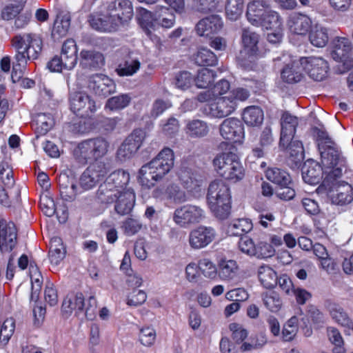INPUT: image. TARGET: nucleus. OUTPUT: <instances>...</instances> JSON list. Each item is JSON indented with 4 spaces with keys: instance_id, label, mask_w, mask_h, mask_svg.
<instances>
[{
    "instance_id": "1",
    "label": "nucleus",
    "mask_w": 353,
    "mask_h": 353,
    "mask_svg": "<svg viewBox=\"0 0 353 353\" xmlns=\"http://www.w3.org/2000/svg\"><path fill=\"white\" fill-rule=\"evenodd\" d=\"M109 146V142L99 137L81 142L73 152L74 157L81 164L85 165L88 161L95 160L85 170L99 182L110 170L108 163L98 161L107 154Z\"/></svg>"
},
{
    "instance_id": "2",
    "label": "nucleus",
    "mask_w": 353,
    "mask_h": 353,
    "mask_svg": "<svg viewBox=\"0 0 353 353\" xmlns=\"http://www.w3.org/2000/svg\"><path fill=\"white\" fill-rule=\"evenodd\" d=\"M11 43L16 50L15 59L17 62L13 65L11 78L12 81L16 83L22 79L27 61L38 58L42 50L43 41L39 35L23 33L14 36Z\"/></svg>"
},
{
    "instance_id": "3",
    "label": "nucleus",
    "mask_w": 353,
    "mask_h": 353,
    "mask_svg": "<svg viewBox=\"0 0 353 353\" xmlns=\"http://www.w3.org/2000/svg\"><path fill=\"white\" fill-rule=\"evenodd\" d=\"M174 164L173 150L164 148L150 161L141 166L138 172V182L142 187L150 189L172 170Z\"/></svg>"
},
{
    "instance_id": "4",
    "label": "nucleus",
    "mask_w": 353,
    "mask_h": 353,
    "mask_svg": "<svg viewBox=\"0 0 353 353\" xmlns=\"http://www.w3.org/2000/svg\"><path fill=\"white\" fill-rule=\"evenodd\" d=\"M208 208L219 219H227L231 211V193L229 186L222 180L212 181L206 196Z\"/></svg>"
},
{
    "instance_id": "5",
    "label": "nucleus",
    "mask_w": 353,
    "mask_h": 353,
    "mask_svg": "<svg viewBox=\"0 0 353 353\" xmlns=\"http://www.w3.org/2000/svg\"><path fill=\"white\" fill-rule=\"evenodd\" d=\"M213 166L221 176L234 183L242 180L245 176L238 155L232 151L218 154L213 159Z\"/></svg>"
},
{
    "instance_id": "6",
    "label": "nucleus",
    "mask_w": 353,
    "mask_h": 353,
    "mask_svg": "<svg viewBox=\"0 0 353 353\" xmlns=\"http://www.w3.org/2000/svg\"><path fill=\"white\" fill-rule=\"evenodd\" d=\"M77 46L74 39H69L62 45L61 55H55L47 63V68L53 72L72 70L77 63Z\"/></svg>"
},
{
    "instance_id": "7",
    "label": "nucleus",
    "mask_w": 353,
    "mask_h": 353,
    "mask_svg": "<svg viewBox=\"0 0 353 353\" xmlns=\"http://www.w3.org/2000/svg\"><path fill=\"white\" fill-rule=\"evenodd\" d=\"M62 311L70 314L75 311L76 315L82 314L88 320H93L97 314V303L94 296H90L85 302L83 295L77 293L72 298H66L62 303Z\"/></svg>"
},
{
    "instance_id": "8",
    "label": "nucleus",
    "mask_w": 353,
    "mask_h": 353,
    "mask_svg": "<svg viewBox=\"0 0 353 353\" xmlns=\"http://www.w3.org/2000/svg\"><path fill=\"white\" fill-rule=\"evenodd\" d=\"M330 147L321 150V163L324 167L325 179L334 180L341 176L342 167L345 165V161L341 157L340 152L335 147Z\"/></svg>"
},
{
    "instance_id": "9",
    "label": "nucleus",
    "mask_w": 353,
    "mask_h": 353,
    "mask_svg": "<svg viewBox=\"0 0 353 353\" xmlns=\"http://www.w3.org/2000/svg\"><path fill=\"white\" fill-rule=\"evenodd\" d=\"M139 20L150 32V29H154L156 24L161 25L165 28L172 27L175 22V16L168 8L161 6L157 9L153 14L145 9H141Z\"/></svg>"
},
{
    "instance_id": "10",
    "label": "nucleus",
    "mask_w": 353,
    "mask_h": 353,
    "mask_svg": "<svg viewBox=\"0 0 353 353\" xmlns=\"http://www.w3.org/2000/svg\"><path fill=\"white\" fill-rule=\"evenodd\" d=\"M204 217L205 212L199 206L184 205L174 210L173 221L178 225L186 228L200 222Z\"/></svg>"
},
{
    "instance_id": "11",
    "label": "nucleus",
    "mask_w": 353,
    "mask_h": 353,
    "mask_svg": "<svg viewBox=\"0 0 353 353\" xmlns=\"http://www.w3.org/2000/svg\"><path fill=\"white\" fill-rule=\"evenodd\" d=\"M145 138V132L143 130H134L119 148L117 157L121 161L132 158L142 145Z\"/></svg>"
},
{
    "instance_id": "12",
    "label": "nucleus",
    "mask_w": 353,
    "mask_h": 353,
    "mask_svg": "<svg viewBox=\"0 0 353 353\" xmlns=\"http://www.w3.org/2000/svg\"><path fill=\"white\" fill-rule=\"evenodd\" d=\"M70 105L71 110L81 117H90L97 110L94 101L83 92H75L70 94Z\"/></svg>"
},
{
    "instance_id": "13",
    "label": "nucleus",
    "mask_w": 353,
    "mask_h": 353,
    "mask_svg": "<svg viewBox=\"0 0 353 353\" xmlns=\"http://www.w3.org/2000/svg\"><path fill=\"white\" fill-rule=\"evenodd\" d=\"M301 63L305 72L314 81H321L327 75L328 63L322 57H301Z\"/></svg>"
},
{
    "instance_id": "14",
    "label": "nucleus",
    "mask_w": 353,
    "mask_h": 353,
    "mask_svg": "<svg viewBox=\"0 0 353 353\" xmlns=\"http://www.w3.org/2000/svg\"><path fill=\"white\" fill-rule=\"evenodd\" d=\"M216 235V231L213 228L200 225L190 232L188 242L192 249L200 250L210 244Z\"/></svg>"
},
{
    "instance_id": "15",
    "label": "nucleus",
    "mask_w": 353,
    "mask_h": 353,
    "mask_svg": "<svg viewBox=\"0 0 353 353\" xmlns=\"http://www.w3.org/2000/svg\"><path fill=\"white\" fill-rule=\"evenodd\" d=\"M221 136L225 140L241 143L244 138V128L242 122L234 117L225 119L219 126Z\"/></svg>"
},
{
    "instance_id": "16",
    "label": "nucleus",
    "mask_w": 353,
    "mask_h": 353,
    "mask_svg": "<svg viewBox=\"0 0 353 353\" xmlns=\"http://www.w3.org/2000/svg\"><path fill=\"white\" fill-rule=\"evenodd\" d=\"M90 26L99 32L115 31L119 25L123 23V17L119 13L114 14H102L90 16L89 19Z\"/></svg>"
},
{
    "instance_id": "17",
    "label": "nucleus",
    "mask_w": 353,
    "mask_h": 353,
    "mask_svg": "<svg viewBox=\"0 0 353 353\" xmlns=\"http://www.w3.org/2000/svg\"><path fill=\"white\" fill-rule=\"evenodd\" d=\"M88 88L90 91L102 97H106L116 90V85L113 80L103 74H96L90 77Z\"/></svg>"
},
{
    "instance_id": "18",
    "label": "nucleus",
    "mask_w": 353,
    "mask_h": 353,
    "mask_svg": "<svg viewBox=\"0 0 353 353\" xmlns=\"http://www.w3.org/2000/svg\"><path fill=\"white\" fill-rule=\"evenodd\" d=\"M271 8L268 0H252L248 3L246 17L253 26L259 27L262 23V18Z\"/></svg>"
},
{
    "instance_id": "19",
    "label": "nucleus",
    "mask_w": 353,
    "mask_h": 353,
    "mask_svg": "<svg viewBox=\"0 0 353 353\" xmlns=\"http://www.w3.org/2000/svg\"><path fill=\"white\" fill-rule=\"evenodd\" d=\"M281 135L279 147H286L292 140L298 125V118L288 112L283 113L281 117Z\"/></svg>"
},
{
    "instance_id": "20",
    "label": "nucleus",
    "mask_w": 353,
    "mask_h": 353,
    "mask_svg": "<svg viewBox=\"0 0 353 353\" xmlns=\"http://www.w3.org/2000/svg\"><path fill=\"white\" fill-rule=\"evenodd\" d=\"M17 229L12 222L0 221V250L11 252L17 243Z\"/></svg>"
},
{
    "instance_id": "21",
    "label": "nucleus",
    "mask_w": 353,
    "mask_h": 353,
    "mask_svg": "<svg viewBox=\"0 0 353 353\" xmlns=\"http://www.w3.org/2000/svg\"><path fill=\"white\" fill-rule=\"evenodd\" d=\"M236 108L234 99L228 94L217 98V101L210 105V113L213 117L221 119L231 114Z\"/></svg>"
},
{
    "instance_id": "22",
    "label": "nucleus",
    "mask_w": 353,
    "mask_h": 353,
    "mask_svg": "<svg viewBox=\"0 0 353 353\" xmlns=\"http://www.w3.org/2000/svg\"><path fill=\"white\" fill-rule=\"evenodd\" d=\"M312 19L306 14L294 12L288 21L290 30L299 35H305L312 28Z\"/></svg>"
},
{
    "instance_id": "23",
    "label": "nucleus",
    "mask_w": 353,
    "mask_h": 353,
    "mask_svg": "<svg viewBox=\"0 0 353 353\" xmlns=\"http://www.w3.org/2000/svg\"><path fill=\"white\" fill-rule=\"evenodd\" d=\"M332 319L346 331H353V320L345 310L339 303H329L327 305Z\"/></svg>"
},
{
    "instance_id": "24",
    "label": "nucleus",
    "mask_w": 353,
    "mask_h": 353,
    "mask_svg": "<svg viewBox=\"0 0 353 353\" xmlns=\"http://www.w3.org/2000/svg\"><path fill=\"white\" fill-rule=\"evenodd\" d=\"M223 27L221 18L218 15H211L200 20L196 26L199 36L209 37L218 32Z\"/></svg>"
},
{
    "instance_id": "25",
    "label": "nucleus",
    "mask_w": 353,
    "mask_h": 353,
    "mask_svg": "<svg viewBox=\"0 0 353 353\" xmlns=\"http://www.w3.org/2000/svg\"><path fill=\"white\" fill-rule=\"evenodd\" d=\"M302 176L305 183L317 184L325 176L324 167L315 161H309L302 168Z\"/></svg>"
},
{
    "instance_id": "26",
    "label": "nucleus",
    "mask_w": 353,
    "mask_h": 353,
    "mask_svg": "<svg viewBox=\"0 0 353 353\" xmlns=\"http://www.w3.org/2000/svg\"><path fill=\"white\" fill-rule=\"evenodd\" d=\"M115 211L120 215L129 214L135 204V194L132 189L121 192L115 200Z\"/></svg>"
},
{
    "instance_id": "27",
    "label": "nucleus",
    "mask_w": 353,
    "mask_h": 353,
    "mask_svg": "<svg viewBox=\"0 0 353 353\" xmlns=\"http://www.w3.org/2000/svg\"><path fill=\"white\" fill-rule=\"evenodd\" d=\"M332 43L331 57L336 61L343 60L352 48V42L347 37H336Z\"/></svg>"
},
{
    "instance_id": "28",
    "label": "nucleus",
    "mask_w": 353,
    "mask_h": 353,
    "mask_svg": "<svg viewBox=\"0 0 353 353\" xmlns=\"http://www.w3.org/2000/svg\"><path fill=\"white\" fill-rule=\"evenodd\" d=\"M243 52L249 57H254L259 50L258 43L259 36L250 28H243L241 34Z\"/></svg>"
},
{
    "instance_id": "29",
    "label": "nucleus",
    "mask_w": 353,
    "mask_h": 353,
    "mask_svg": "<svg viewBox=\"0 0 353 353\" xmlns=\"http://www.w3.org/2000/svg\"><path fill=\"white\" fill-rule=\"evenodd\" d=\"M239 270L235 260L222 259L218 264V276L222 281H230L237 277Z\"/></svg>"
},
{
    "instance_id": "30",
    "label": "nucleus",
    "mask_w": 353,
    "mask_h": 353,
    "mask_svg": "<svg viewBox=\"0 0 353 353\" xmlns=\"http://www.w3.org/2000/svg\"><path fill=\"white\" fill-rule=\"evenodd\" d=\"M70 26V15L67 11H61L57 14L54 23L52 36L55 39L65 36Z\"/></svg>"
},
{
    "instance_id": "31",
    "label": "nucleus",
    "mask_w": 353,
    "mask_h": 353,
    "mask_svg": "<svg viewBox=\"0 0 353 353\" xmlns=\"http://www.w3.org/2000/svg\"><path fill=\"white\" fill-rule=\"evenodd\" d=\"M303 69L301 59L299 61H294L292 63L285 66L281 71V77L284 81L288 83H298L303 77Z\"/></svg>"
},
{
    "instance_id": "32",
    "label": "nucleus",
    "mask_w": 353,
    "mask_h": 353,
    "mask_svg": "<svg viewBox=\"0 0 353 353\" xmlns=\"http://www.w3.org/2000/svg\"><path fill=\"white\" fill-rule=\"evenodd\" d=\"M59 185L60 196L63 200L72 201L75 199L77 195V185L72 181H70L66 175L59 177Z\"/></svg>"
},
{
    "instance_id": "33",
    "label": "nucleus",
    "mask_w": 353,
    "mask_h": 353,
    "mask_svg": "<svg viewBox=\"0 0 353 353\" xmlns=\"http://www.w3.org/2000/svg\"><path fill=\"white\" fill-rule=\"evenodd\" d=\"M179 178L182 185L188 191L196 190L201 185V179L197 173L189 168L180 170Z\"/></svg>"
},
{
    "instance_id": "34",
    "label": "nucleus",
    "mask_w": 353,
    "mask_h": 353,
    "mask_svg": "<svg viewBox=\"0 0 353 353\" xmlns=\"http://www.w3.org/2000/svg\"><path fill=\"white\" fill-rule=\"evenodd\" d=\"M65 248L63 245L60 237L54 236L50 240V248L49 251V259L50 263L58 265L63 261L65 255Z\"/></svg>"
},
{
    "instance_id": "35",
    "label": "nucleus",
    "mask_w": 353,
    "mask_h": 353,
    "mask_svg": "<svg viewBox=\"0 0 353 353\" xmlns=\"http://www.w3.org/2000/svg\"><path fill=\"white\" fill-rule=\"evenodd\" d=\"M274 142V137L272 131L270 127H265L260 135L259 145L260 147L253 148V155L257 158H261L264 156L268 148Z\"/></svg>"
},
{
    "instance_id": "36",
    "label": "nucleus",
    "mask_w": 353,
    "mask_h": 353,
    "mask_svg": "<svg viewBox=\"0 0 353 353\" xmlns=\"http://www.w3.org/2000/svg\"><path fill=\"white\" fill-rule=\"evenodd\" d=\"M114 189H119V193L126 190L125 186L130 181V174L123 170L112 172L105 179Z\"/></svg>"
},
{
    "instance_id": "37",
    "label": "nucleus",
    "mask_w": 353,
    "mask_h": 353,
    "mask_svg": "<svg viewBox=\"0 0 353 353\" xmlns=\"http://www.w3.org/2000/svg\"><path fill=\"white\" fill-rule=\"evenodd\" d=\"M80 60L82 65L90 68L100 67L104 63L103 54L94 50H82L80 52Z\"/></svg>"
},
{
    "instance_id": "38",
    "label": "nucleus",
    "mask_w": 353,
    "mask_h": 353,
    "mask_svg": "<svg viewBox=\"0 0 353 353\" xmlns=\"http://www.w3.org/2000/svg\"><path fill=\"white\" fill-rule=\"evenodd\" d=\"M258 276L260 282L265 288H274L277 284L276 272L269 265L260 266L258 270Z\"/></svg>"
},
{
    "instance_id": "39",
    "label": "nucleus",
    "mask_w": 353,
    "mask_h": 353,
    "mask_svg": "<svg viewBox=\"0 0 353 353\" xmlns=\"http://www.w3.org/2000/svg\"><path fill=\"white\" fill-rule=\"evenodd\" d=\"M119 189H114L107 181L100 185L97 192V199L104 203H112L115 201L119 193Z\"/></svg>"
},
{
    "instance_id": "40",
    "label": "nucleus",
    "mask_w": 353,
    "mask_h": 353,
    "mask_svg": "<svg viewBox=\"0 0 353 353\" xmlns=\"http://www.w3.org/2000/svg\"><path fill=\"white\" fill-rule=\"evenodd\" d=\"M353 200V188L348 183L340 185L336 190V194L332 196L333 203L337 205H345Z\"/></svg>"
},
{
    "instance_id": "41",
    "label": "nucleus",
    "mask_w": 353,
    "mask_h": 353,
    "mask_svg": "<svg viewBox=\"0 0 353 353\" xmlns=\"http://www.w3.org/2000/svg\"><path fill=\"white\" fill-rule=\"evenodd\" d=\"M185 132L191 137H203L208 134L209 127L206 122L195 119L188 122Z\"/></svg>"
},
{
    "instance_id": "42",
    "label": "nucleus",
    "mask_w": 353,
    "mask_h": 353,
    "mask_svg": "<svg viewBox=\"0 0 353 353\" xmlns=\"http://www.w3.org/2000/svg\"><path fill=\"white\" fill-rule=\"evenodd\" d=\"M252 221L248 219L234 220L228 227V232L231 236H241L252 230Z\"/></svg>"
},
{
    "instance_id": "43",
    "label": "nucleus",
    "mask_w": 353,
    "mask_h": 353,
    "mask_svg": "<svg viewBox=\"0 0 353 353\" xmlns=\"http://www.w3.org/2000/svg\"><path fill=\"white\" fill-rule=\"evenodd\" d=\"M288 150L289 160L295 165H299L304 159V149L303 143L298 140H291L286 147H281Z\"/></svg>"
},
{
    "instance_id": "44",
    "label": "nucleus",
    "mask_w": 353,
    "mask_h": 353,
    "mask_svg": "<svg viewBox=\"0 0 353 353\" xmlns=\"http://www.w3.org/2000/svg\"><path fill=\"white\" fill-rule=\"evenodd\" d=\"M244 122L250 126H256L263 121V112L258 106H250L244 110L243 113Z\"/></svg>"
},
{
    "instance_id": "45",
    "label": "nucleus",
    "mask_w": 353,
    "mask_h": 353,
    "mask_svg": "<svg viewBox=\"0 0 353 353\" xmlns=\"http://www.w3.org/2000/svg\"><path fill=\"white\" fill-rule=\"evenodd\" d=\"M165 199L174 203H182L188 200V196L179 185L171 183L165 188Z\"/></svg>"
},
{
    "instance_id": "46",
    "label": "nucleus",
    "mask_w": 353,
    "mask_h": 353,
    "mask_svg": "<svg viewBox=\"0 0 353 353\" xmlns=\"http://www.w3.org/2000/svg\"><path fill=\"white\" fill-rule=\"evenodd\" d=\"M265 176L267 179L272 183L281 185H290L291 183V177L290 174L283 170L278 168H271L266 170Z\"/></svg>"
},
{
    "instance_id": "47",
    "label": "nucleus",
    "mask_w": 353,
    "mask_h": 353,
    "mask_svg": "<svg viewBox=\"0 0 353 353\" xmlns=\"http://www.w3.org/2000/svg\"><path fill=\"white\" fill-rule=\"evenodd\" d=\"M310 43L317 48H323L326 46L329 40L327 29L316 26L311 30L309 36Z\"/></svg>"
},
{
    "instance_id": "48",
    "label": "nucleus",
    "mask_w": 353,
    "mask_h": 353,
    "mask_svg": "<svg viewBox=\"0 0 353 353\" xmlns=\"http://www.w3.org/2000/svg\"><path fill=\"white\" fill-rule=\"evenodd\" d=\"M40 208L41 211L47 216H52L57 213L59 222H65L66 219V214L65 211H63V216L62 219L59 216V210L56 208L55 203L52 198L48 195H44L40 198Z\"/></svg>"
},
{
    "instance_id": "49",
    "label": "nucleus",
    "mask_w": 353,
    "mask_h": 353,
    "mask_svg": "<svg viewBox=\"0 0 353 353\" xmlns=\"http://www.w3.org/2000/svg\"><path fill=\"white\" fill-rule=\"evenodd\" d=\"M196 64L203 66H212L216 64V56L206 48H200L194 57Z\"/></svg>"
},
{
    "instance_id": "50",
    "label": "nucleus",
    "mask_w": 353,
    "mask_h": 353,
    "mask_svg": "<svg viewBox=\"0 0 353 353\" xmlns=\"http://www.w3.org/2000/svg\"><path fill=\"white\" fill-rule=\"evenodd\" d=\"M131 97L128 94H122L108 99L105 108L111 111H117L126 108L130 103Z\"/></svg>"
},
{
    "instance_id": "51",
    "label": "nucleus",
    "mask_w": 353,
    "mask_h": 353,
    "mask_svg": "<svg viewBox=\"0 0 353 353\" xmlns=\"http://www.w3.org/2000/svg\"><path fill=\"white\" fill-rule=\"evenodd\" d=\"M262 299L265 306L270 312H277L281 310L283 302L276 292L271 291L263 293Z\"/></svg>"
},
{
    "instance_id": "52",
    "label": "nucleus",
    "mask_w": 353,
    "mask_h": 353,
    "mask_svg": "<svg viewBox=\"0 0 353 353\" xmlns=\"http://www.w3.org/2000/svg\"><path fill=\"white\" fill-rule=\"evenodd\" d=\"M199 270L208 279L214 280L218 276V267L207 258L201 259L199 261Z\"/></svg>"
},
{
    "instance_id": "53",
    "label": "nucleus",
    "mask_w": 353,
    "mask_h": 353,
    "mask_svg": "<svg viewBox=\"0 0 353 353\" xmlns=\"http://www.w3.org/2000/svg\"><path fill=\"white\" fill-rule=\"evenodd\" d=\"M140 67L141 63L139 60L132 59L119 64L115 71L120 77H129L137 73Z\"/></svg>"
},
{
    "instance_id": "54",
    "label": "nucleus",
    "mask_w": 353,
    "mask_h": 353,
    "mask_svg": "<svg viewBox=\"0 0 353 353\" xmlns=\"http://www.w3.org/2000/svg\"><path fill=\"white\" fill-rule=\"evenodd\" d=\"M262 23L260 26L265 28V29H278L282 27V19L279 14L269 8L266 12V14L262 18Z\"/></svg>"
},
{
    "instance_id": "55",
    "label": "nucleus",
    "mask_w": 353,
    "mask_h": 353,
    "mask_svg": "<svg viewBox=\"0 0 353 353\" xmlns=\"http://www.w3.org/2000/svg\"><path fill=\"white\" fill-rule=\"evenodd\" d=\"M244 0H227L225 14L231 21H236L241 15L243 9Z\"/></svg>"
},
{
    "instance_id": "56",
    "label": "nucleus",
    "mask_w": 353,
    "mask_h": 353,
    "mask_svg": "<svg viewBox=\"0 0 353 353\" xmlns=\"http://www.w3.org/2000/svg\"><path fill=\"white\" fill-rule=\"evenodd\" d=\"M253 253L254 257L264 259L274 256L275 249L270 243L263 240H259L255 244L254 252Z\"/></svg>"
},
{
    "instance_id": "57",
    "label": "nucleus",
    "mask_w": 353,
    "mask_h": 353,
    "mask_svg": "<svg viewBox=\"0 0 353 353\" xmlns=\"http://www.w3.org/2000/svg\"><path fill=\"white\" fill-rule=\"evenodd\" d=\"M215 72L207 68L199 70L197 77L194 79L196 85L199 88H208L214 81Z\"/></svg>"
},
{
    "instance_id": "58",
    "label": "nucleus",
    "mask_w": 353,
    "mask_h": 353,
    "mask_svg": "<svg viewBox=\"0 0 353 353\" xmlns=\"http://www.w3.org/2000/svg\"><path fill=\"white\" fill-rule=\"evenodd\" d=\"M143 228V223L139 219L128 218L123 222L122 228L124 234L133 236L138 233Z\"/></svg>"
},
{
    "instance_id": "59",
    "label": "nucleus",
    "mask_w": 353,
    "mask_h": 353,
    "mask_svg": "<svg viewBox=\"0 0 353 353\" xmlns=\"http://www.w3.org/2000/svg\"><path fill=\"white\" fill-rule=\"evenodd\" d=\"M116 10L123 17V22L131 19L134 14L132 3L130 0H119Z\"/></svg>"
},
{
    "instance_id": "60",
    "label": "nucleus",
    "mask_w": 353,
    "mask_h": 353,
    "mask_svg": "<svg viewBox=\"0 0 353 353\" xmlns=\"http://www.w3.org/2000/svg\"><path fill=\"white\" fill-rule=\"evenodd\" d=\"M15 328L14 320L12 318L5 320L0 327V341L6 343L12 336Z\"/></svg>"
},
{
    "instance_id": "61",
    "label": "nucleus",
    "mask_w": 353,
    "mask_h": 353,
    "mask_svg": "<svg viewBox=\"0 0 353 353\" xmlns=\"http://www.w3.org/2000/svg\"><path fill=\"white\" fill-rule=\"evenodd\" d=\"M218 0H192L194 8L201 12H208L216 9Z\"/></svg>"
},
{
    "instance_id": "62",
    "label": "nucleus",
    "mask_w": 353,
    "mask_h": 353,
    "mask_svg": "<svg viewBox=\"0 0 353 353\" xmlns=\"http://www.w3.org/2000/svg\"><path fill=\"white\" fill-rule=\"evenodd\" d=\"M147 299V294L143 290H134L128 296L126 303L130 306L137 307L142 305Z\"/></svg>"
},
{
    "instance_id": "63",
    "label": "nucleus",
    "mask_w": 353,
    "mask_h": 353,
    "mask_svg": "<svg viewBox=\"0 0 353 353\" xmlns=\"http://www.w3.org/2000/svg\"><path fill=\"white\" fill-rule=\"evenodd\" d=\"M156 339V332L150 327H146L141 329L139 334V341L145 346L152 345Z\"/></svg>"
},
{
    "instance_id": "64",
    "label": "nucleus",
    "mask_w": 353,
    "mask_h": 353,
    "mask_svg": "<svg viewBox=\"0 0 353 353\" xmlns=\"http://www.w3.org/2000/svg\"><path fill=\"white\" fill-rule=\"evenodd\" d=\"M193 81L194 79L190 72H181L176 77L175 85L176 88L184 90L191 86Z\"/></svg>"
}]
</instances>
